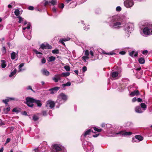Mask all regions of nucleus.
<instances>
[{
	"label": "nucleus",
	"mask_w": 152,
	"mask_h": 152,
	"mask_svg": "<svg viewBox=\"0 0 152 152\" xmlns=\"http://www.w3.org/2000/svg\"><path fill=\"white\" fill-rule=\"evenodd\" d=\"M26 102L25 103L28 106L30 107H33L34 105L35 99L31 97H27L26 99Z\"/></svg>",
	"instance_id": "f257e3e1"
},
{
	"label": "nucleus",
	"mask_w": 152,
	"mask_h": 152,
	"mask_svg": "<svg viewBox=\"0 0 152 152\" xmlns=\"http://www.w3.org/2000/svg\"><path fill=\"white\" fill-rule=\"evenodd\" d=\"M125 6L127 8L132 7L134 4L132 0H126L124 2Z\"/></svg>",
	"instance_id": "f03ea898"
},
{
	"label": "nucleus",
	"mask_w": 152,
	"mask_h": 152,
	"mask_svg": "<svg viewBox=\"0 0 152 152\" xmlns=\"http://www.w3.org/2000/svg\"><path fill=\"white\" fill-rule=\"evenodd\" d=\"M48 105H49L48 106L51 109H52L55 106V103L53 101L51 100H48L46 102V106L47 107Z\"/></svg>",
	"instance_id": "7ed1b4c3"
},
{
	"label": "nucleus",
	"mask_w": 152,
	"mask_h": 152,
	"mask_svg": "<svg viewBox=\"0 0 152 152\" xmlns=\"http://www.w3.org/2000/svg\"><path fill=\"white\" fill-rule=\"evenodd\" d=\"M52 48V47L48 43H42L39 49L41 48L44 50L45 49H51Z\"/></svg>",
	"instance_id": "20e7f679"
},
{
	"label": "nucleus",
	"mask_w": 152,
	"mask_h": 152,
	"mask_svg": "<svg viewBox=\"0 0 152 152\" xmlns=\"http://www.w3.org/2000/svg\"><path fill=\"white\" fill-rule=\"evenodd\" d=\"M132 134V132H127L125 131H121L117 133V134H120V135L122 136H129Z\"/></svg>",
	"instance_id": "39448f33"
},
{
	"label": "nucleus",
	"mask_w": 152,
	"mask_h": 152,
	"mask_svg": "<svg viewBox=\"0 0 152 152\" xmlns=\"http://www.w3.org/2000/svg\"><path fill=\"white\" fill-rule=\"evenodd\" d=\"M143 33L146 35H149V34H152V33L151 31L148 29L146 27H145L143 29Z\"/></svg>",
	"instance_id": "423d86ee"
},
{
	"label": "nucleus",
	"mask_w": 152,
	"mask_h": 152,
	"mask_svg": "<svg viewBox=\"0 0 152 152\" xmlns=\"http://www.w3.org/2000/svg\"><path fill=\"white\" fill-rule=\"evenodd\" d=\"M59 96L64 102L66 101L67 96L65 94L61 93L60 94Z\"/></svg>",
	"instance_id": "0eeeda50"
},
{
	"label": "nucleus",
	"mask_w": 152,
	"mask_h": 152,
	"mask_svg": "<svg viewBox=\"0 0 152 152\" xmlns=\"http://www.w3.org/2000/svg\"><path fill=\"white\" fill-rule=\"evenodd\" d=\"M139 95H140V93L138 90H135L134 91L132 92L129 94L131 96H138Z\"/></svg>",
	"instance_id": "6e6552de"
},
{
	"label": "nucleus",
	"mask_w": 152,
	"mask_h": 152,
	"mask_svg": "<svg viewBox=\"0 0 152 152\" xmlns=\"http://www.w3.org/2000/svg\"><path fill=\"white\" fill-rule=\"evenodd\" d=\"M121 25V23L120 22H116L114 23L113 25V26H111V25L110 24V26H111L112 28L113 27L114 28H120V27L119 26H120Z\"/></svg>",
	"instance_id": "1a4fd4ad"
},
{
	"label": "nucleus",
	"mask_w": 152,
	"mask_h": 152,
	"mask_svg": "<svg viewBox=\"0 0 152 152\" xmlns=\"http://www.w3.org/2000/svg\"><path fill=\"white\" fill-rule=\"evenodd\" d=\"M41 72L42 74L47 76H48L50 74L49 72L45 68L41 70Z\"/></svg>",
	"instance_id": "9d476101"
},
{
	"label": "nucleus",
	"mask_w": 152,
	"mask_h": 152,
	"mask_svg": "<svg viewBox=\"0 0 152 152\" xmlns=\"http://www.w3.org/2000/svg\"><path fill=\"white\" fill-rule=\"evenodd\" d=\"M54 148L55 149L56 152H62L61 148L58 145H55L54 146Z\"/></svg>",
	"instance_id": "9b49d317"
},
{
	"label": "nucleus",
	"mask_w": 152,
	"mask_h": 152,
	"mask_svg": "<svg viewBox=\"0 0 152 152\" xmlns=\"http://www.w3.org/2000/svg\"><path fill=\"white\" fill-rule=\"evenodd\" d=\"M56 77H54L53 78V80L56 83L57 82L58 80H60V74L56 75L55 76Z\"/></svg>",
	"instance_id": "f8f14e48"
},
{
	"label": "nucleus",
	"mask_w": 152,
	"mask_h": 152,
	"mask_svg": "<svg viewBox=\"0 0 152 152\" xmlns=\"http://www.w3.org/2000/svg\"><path fill=\"white\" fill-rule=\"evenodd\" d=\"M135 112L138 113H141L143 112L141 110V107L139 106H137L135 107Z\"/></svg>",
	"instance_id": "ddd939ff"
},
{
	"label": "nucleus",
	"mask_w": 152,
	"mask_h": 152,
	"mask_svg": "<svg viewBox=\"0 0 152 152\" xmlns=\"http://www.w3.org/2000/svg\"><path fill=\"white\" fill-rule=\"evenodd\" d=\"M91 132H93V131L91 129H88V130L86 131L83 134V135L85 137L87 135H89Z\"/></svg>",
	"instance_id": "4468645a"
},
{
	"label": "nucleus",
	"mask_w": 152,
	"mask_h": 152,
	"mask_svg": "<svg viewBox=\"0 0 152 152\" xmlns=\"http://www.w3.org/2000/svg\"><path fill=\"white\" fill-rule=\"evenodd\" d=\"M111 76L113 78L116 77L118 75V72H113L111 73Z\"/></svg>",
	"instance_id": "2eb2a0df"
},
{
	"label": "nucleus",
	"mask_w": 152,
	"mask_h": 152,
	"mask_svg": "<svg viewBox=\"0 0 152 152\" xmlns=\"http://www.w3.org/2000/svg\"><path fill=\"white\" fill-rule=\"evenodd\" d=\"M134 137L135 139L139 140V141H142L143 139L142 136L139 135H135Z\"/></svg>",
	"instance_id": "dca6fc26"
},
{
	"label": "nucleus",
	"mask_w": 152,
	"mask_h": 152,
	"mask_svg": "<svg viewBox=\"0 0 152 152\" xmlns=\"http://www.w3.org/2000/svg\"><path fill=\"white\" fill-rule=\"evenodd\" d=\"M138 61L141 64H143L145 63V60L144 58L142 57L138 59Z\"/></svg>",
	"instance_id": "f3484780"
},
{
	"label": "nucleus",
	"mask_w": 152,
	"mask_h": 152,
	"mask_svg": "<svg viewBox=\"0 0 152 152\" xmlns=\"http://www.w3.org/2000/svg\"><path fill=\"white\" fill-rule=\"evenodd\" d=\"M34 103H35L37 105L38 107H40L42 105V104L41 103V101L39 100H37L35 99Z\"/></svg>",
	"instance_id": "a211bd4d"
},
{
	"label": "nucleus",
	"mask_w": 152,
	"mask_h": 152,
	"mask_svg": "<svg viewBox=\"0 0 152 152\" xmlns=\"http://www.w3.org/2000/svg\"><path fill=\"white\" fill-rule=\"evenodd\" d=\"M1 66L2 68H4L6 66V61L4 60H1Z\"/></svg>",
	"instance_id": "6ab92c4d"
},
{
	"label": "nucleus",
	"mask_w": 152,
	"mask_h": 152,
	"mask_svg": "<svg viewBox=\"0 0 152 152\" xmlns=\"http://www.w3.org/2000/svg\"><path fill=\"white\" fill-rule=\"evenodd\" d=\"M70 74V73L69 72H63L61 74H60V75L61 77H66L69 76Z\"/></svg>",
	"instance_id": "aec40b11"
},
{
	"label": "nucleus",
	"mask_w": 152,
	"mask_h": 152,
	"mask_svg": "<svg viewBox=\"0 0 152 152\" xmlns=\"http://www.w3.org/2000/svg\"><path fill=\"white\" fill-rule=\"evenodd\" d=\"M60 88V87L56 86L49 89V91H54L56 92L59 90Z\"/></svg>",
	"instance_id": "412c9836"
},
{
	"label": "nucleus",
	"mask_w": 152,
	"mask_h": 152,
	"mask_svg": "<svg viewBox=\"0 0 152 152\" xmlns=\"http://www.w3.org/2000/svg\"><path fill=\"white\" fill-rule=\"evenodd\" d=\"M146 27L149 29L151 31L152 33V24L150 23H148L146 26Z\"/></svg>",
	"instance_id": "4be33fe9"
},
{
	"label": "nucleus",
	"mask_w": 152,
	"mask_h": 152,
	"mask_svg": "<svg viewBox=\"0 0 152 152\" xmlns=\"http://www.w3.org/2000/svg\"><path fill=\"white\" fill-rule=\"evenodd\" d=\"M10 107H8L6 108H4L3 111L4 113L5 114H7L10 111Z\"/></svg>",
	"instance_id": "5701e85b"
},
{
	"label": "nucleus",
	"mask_w": 152,
	"mask_h": 152,
	"mask_svg": "<svg viewBox=\"0 0 152 152\" xmlns=\"http://www.w3.org/2000/svg\"><path fill=\"white\" fill-rule=\"evenodd\" d=\"M48 61L49 62H52L54 61L56 59V57L54 56H51L49 58Z\"/></svg>",
	"instance_id": "b1692460"
},
{
	"label": "nucleus",
	"mask_w": 152,
	"mask_h": 152,
	"mask_svg": "<svg viewBox=\"0 0 152 152\" xmlns=\"http://www.w3.org/2000/svg\"><path fill=\"white\" fill-rule=\"evenodd\" d=\"M16 53L13 52L11 54V58L12 60L14 59L15 58Z\"/></svg>",
	"instance_id": "393cba45"
},
{
	"label": "nucleus",
	"mask_w": 152,
	"mask_h": 152,
	"mask_svg": "<svg viewBox=\"0 0 152 152\" xmlns=\"http://www.w3.org/2000/svg\"><path fill=\"white\" fill-rule=\"evenodd\" d=\"M16 69L15 68V69L14 70L11 72L10 74L9 75V77H11L12 76H13L16 73Z\"/></svg>",
	"instance_id": "a878e982"
},
{
	"label": "nucleus",
	"mask_w": 152,
	"mask_h": 152,
	"mask_svg": "<svg viewBox=\"0 0 152 152\" xmlns=\"http://www.w3.org/2000/svg\"><path fill=\"white\" fill-rule=\"evenodd\" d=\"M15 14L17 16H18L20 15V11L18 9H16L14 12Z\"/></svg>",
	"instance_id": "bb28decb"
},
{
	"label": "nucleus",
	"mask_w": 152,
	"mask_h": 152,
	"mask_svg": "<svg viewBox=\"0 0 152 152\" xmlns=\"http://www.w3.org/2000/svg\"><path fill=\"white\" fill-rule=\"evenodd\" d=\"M103 53L105 54L108 55H115V53H113V52H110L107 53L104 51L103 52Z\"/></svg>",
	"instance_id": "cd10ccee"
},
{
	"label": "nucleus",
	"mask_w": 152,
	"mask_h": 152,
	"mask_svg": "<svg viewBox=\"0 0 152 152\" xmlns=\"http://www.w3.org/2000/svg\"><path fill=\"white\" fill-rule=\"evenodd\" d=\"M52 53L53 54H58L59 53V50L58 49H55L52 50Z\"/></svg>",
	"instance_id": "c85d7f7f"
},
{
	"label": "nucleus",
	"mask_w": 152,
	"mask_h": 152,
	"mask_svg": "<svg viewBox=\"0 0 152 152\" xmlns=\"http://www.w3.org/2000/svg\"><path fill=\"white\" fill-rule=\"evenodd\" d=\"M71 83L70 82H67L66 84H63L62 85V86L63 87L66 86H70L71 85Z\"/></svg>",
	"instance_id": "c756f323"
},
{
	"label": "nucleus",
	"mask_w": 152,
	"mask_h": 152,
	"mask_svg": "<svg viewBox=\"0 0 152 152\" xmlns=\"http://www.w3.org/2000/svg\"><path fill=\"white\" fill-rule=\"evenodd\" d=\"M49 3L53 5L56 4L57 3V0H51L49 1Z\"/></svg>",
	"instance_id": "7c9ffc66"
},
{
	"label": "nucleus",
	"mask_w": 152,
	"mask_h": 152,
	"mask_svg": "<svg viewBox=\"0 0 152 152\" xmlns=\"http://www.w3.org/2000/svg\"><path fill=\"white\" fill-rule=\"evenodd\" d=\"M39 119V117L36 115H34L33 117V119L34 121H37Z\"/></svg>",
	"instance_id": "2f4dec72"
},
{
	"label": "nucleus",
	"mask_w": 152,
	"mask_h": 152,
	"mask_svg": "<svg viewBox=\"0 0 152 152\" xmlns=\"http://www.w3.org/2000/svg\"><path fill=\"white\" fill-rule=\"evenodd\" d=\"M140 106H141V107H142V108L143 109H145L146 107V105L143 103H142L140 104Z\"/></svg>",
	"instance_id": "473e14b6"
},
{
	"label": "nucleus",
	"mask_w": 152,
	"mask_h": 152,
	"mask_svg": "<svg viewBox=\"0 0 152 152\" xmlns=\"http://www.w3.org/2000/svg\"><path fill=\"white\" fill-rule=\"evenodd\" d=\"M64 68L68 72L70 71V68L69 66H64Z\"/></svg>",
	"instance_id": "72a5a7b5"
},
{
	"label": "nucleus",
	"mask_w": 152,
	"mask_h": 152,
	"mask_svg": "<svg viewBox=\"0 0 152 152\" xmlns=\"http://www.w3.org/2000/svg\"><path fill=\"white\" fill-rule=\"evenodd\" d=\"M9 102V100L8 99V98L5 99H4L2 100V102L4 103H5L6 104H7V103Z\"/></svg>",
	"instance_id": "f704fd0d"
},
{
	"label": "nucleus",
	"mask_w": 152,
	"mask_h": 152,
	"mask_svg": "<svg viewBox=\"0 0 152 152\" xmlns=\"http://www.w3.org/2000/svg\"><path fill=\"white\" fill-rule=\"evenodd\" d=\"M17 18L19 19V20L18 21L19 23H21L22 21L23 20V18L20 16H18Z\"/></svg>",
	"instance_id": "c9c22d12"
},
{
	"label": "nucleus",
	"mask_w": 152,
	"mask_h": 152,
	"mask_svg": "<svg viewBox=\"0 0 152 152\" xmlns=\"http://www.w3.org/2000/svg\"><path fill=\"white\" fill-rule=\"evenodd\" d=\"M96 131L98 132H100L102 131V129H98L96 127H94L93 128Z\"/></svg>",
	"instance_id": "e433bc0d"
},
{
	"label": "nucleus",
	"mask_w": 152,
	"mask_h": 152,
	"mask_svg": "<svg viewBox=\"0 0 152 152\" xmlns=\"http://www.w3.org/2000/svg\"><path fill=\"white\" fill-rule=\"evenodd\" d=\"M2 52L3 53L5 54L6 52V48L5 46L3 47L2 49Z\"/></svg>",
	"instance_id": "4c0bfd02"
},
{
	"label": "nucleus",
	"mask_w": 152,
	"mask_h": 152,
	"mask_svg": "<svg viewBox=\"0 0 152 152\" xmlns=\"http://www.w3.org/2000/svg\"><path fill=\"white\" fill-rule=\"evenodd\" d=\"M33 51L36 54H42V53L41 52L38 51L36 49L34 50Z\"/></svg>",
	"instance_id": "58836bf2"
},
{
	"label": "nucleus",
	"mask_w": 152,
	"mask_h": 152,
	"mask_svg": "<svg viewBox=\"0 0 152 152\" xmlns=\"http://www.w3.org/2000/svg\"><path fill=\"white\" fill-rule=\"evenodd\" d=\"M89 58V57L88 56H83L82 57V59L85 62H86V59H88Z\"/></svg>",
	"instance_id": "ea45409f"
},
{
	"label": "nucleus",
	"mask_w": 152,
	"mask_h": 152,
	"mask_svg": "<svg viewBox=\"0 0 152 152\" xmlns=\"http://www.w3.org/2000/svg\"><path fill=\"white\" fill-rule=\"evenodd\" d=\"M41 61V63L42 64L45 63L46 62L45 58L44 57L42 58Z\"/></svg>",
	"instance_id": "a19ab883"
},
{
	"label": "nucleus",
	"mask_w": 152,
	"mask_h": 152,
	"mask_svg": "<svg viewBox=\"0 0 152 152\" xmlns=\"http://www.w3.org/2000/svg\"><path fill=\"white\" fill-rule=\"evenodd\" d=\"M9 100V102L11 100H18L17 99H16L15 98H13V97H9L7 98Z\"/></svg>",
	"instance_id": "79ce46f5"
},
{
	"label": "nucleus",
	"mask_w": 152,
	"mask_h": 152,
	"mask_svg": "<svg viewBox=\"0 0 152 152\" xmlns=\"http://www.w3.org/2000/svg\"><path fill=\"white\" fill-rule=\"evenodd\" d=\"M42 115L44 116H46L47 115V111L45 110L43 111L42 112Z\"/></svg>",
	"instance_id": "37998d69"
},
{
	"label": "nucleus",
	"mask_w": 152,
	"mask_h": 152,
	"mask_svg": "<svg viewBox=\"0 0 152 152\" xmlns=\"http://www.w3.org/2000/svg\"><path fill=\"white\" fill-rule=\"evenodd\" d=\"M64 4L63 3H61L59 5L58 7L59 8H63L64 7Z\"/></svg>",
	"instance_id": "c03bdc74"
},
{
	"label": "nucleus",
	"mask_w": 152,
	"mask_h": 152,
	"mask_svg": "<svg viewBox=\"0 0 152 152\" xmlns=\"http://www.w3.org/2000/svg\"><path fill=\"white\" fill-rule=\"evenodd\" d=\"M85 55L86 56H88L89 55V53L88 50H86L85 52Z\"/></svg>",
	"instance_id": "a18cd8bd"
},
{
	"label": "nucleus",
	"mask_w": 152,
	"mask_h": 152,
	"mask_svg": "<svg viewBox=\"0 0 152 152\" xmlns=\"http://www.w3.org/2000/svg\"><path fill=\"white\" fill-rule=\"evenodd\" d=\"M10 139L9 138H8L7 139L6 142L5 143V145H6L7 143H8L10 141Z\"/></svg>",
	"instance_id": "49530a36"
},
{
	"label": "nucleus",
	"mask_w": 152,
	"mask_h": 152,
	"mask_svg": "<svg viewBox=\"0 0 152 152\" xmlns=\"http://www.w3.org/2000/svg\"><path fill=\"white\" fill-rule=\"evenodd\" d=\"M116 10L117 11L119 12L121 10V8L120 6L117 7L116 8Z\"/></svg>",
	"instance_id": "de8ad7c7"
},
{
	"label": "nucleus",
	"mask_w": 152,
	"mask_h": 152,
	"mask_svg": "<svg viewBox=\"0 0 152 152\" xmlns=\"http://www.w3.org/2000/svg\"><path fill=\"white\" fill-rule=\"evenodd\" d=\"M134 53V50H132L131 52H130L129 53V55L131 57L133 56V55Z\"/></svg>",
	"instance_id": "09e8293b"
},
{
	"label": "nucleus",
	"mask_w": 152,
	"mask_h": 152,
	"mask_svg": "<svg viewBox=\"0 0 152 152\" xmlns=\"http://www.w3.org/2000/svg\"><path fill=\"white\" fill-rule=\"evenodd\" d=\"M148 53V51L147 50H145L142 51V53L144 55L147 54Z\"/></svg>",
	"instance_id": "8fccbe9b"
},
{
	"label": "nucleus",
	"mask_w": 152,
	"mask_h": 152,
	"mask_svg": "<svg viewBox=\"0 0 152 152\" xmlns=\"http://www.w3.org/2000/svg\"><path fill=\"white\" fill-rule=\"evenodd\" d=\"M87 70V67L86 66L83 67L82 69V71L83 72H85Z\"/></svg>",
	"instance_id": "3c124183"
},
{
	"label": "nucleus",
	"mask_w": 152,
	"mask_h": 152,
	"mask_svg": "<svg viewBox=\"0 0 152 152\" xmlns=\"http://www.w3.org/2000/svg\"><path fill=\"white\" fill-rule=\"evenodd\" d=\"M27 89H28V90H29V89H30L33 92H34V91H33V89H32V88H31V86H28V87H27Z\"/></svg>",
	"instance_id": "603ef678"
},
{
	"label": "nucleus",
	"mask_w": 152,
	"mask_h": 152,
	"mask_svg": "<svg viewBox=\"0 0 152 152\" xmlns=\"http://www.w3.org/2000/svg\"><path fill=\"white\" fill-rule=\"evenodd\" d=\"M28 9L29 10H33L34 9V7L32 6H30L28 7Z\"/></svg>",
	"instance_id": "864d4df0"
},
{
	"label": "nucleus",
	"mask_w": 152,
	"mask_h": 152,
	"mask_svg": "<svg viewBox=\"0 0 152 152\" xmlns=\"http://www.w3.org/2000/svg\"><path fill=\"white\" fill-rule=\"evenodd\" d=\"M12 112H16V113H18V112L19 111L16 108H14L12 110Z\"/></svg>",
	"instance_id": "5fc2aeb1"
},
{
	"label": "nucleus",
	"mask_w": 152,
	"mask_h": 152,
	"mask_svg": "<svg viewBox=\"0 0 152 152\" xmlns=\"http://www.w3.org/2000/svg\"><path fill=\"white\" fill-rule=\"evenodd\" d=\"M119 53L121 55H125L126 53V52L124 51H120Z\"/></svg>",
	"instance_id": "6e6d98bb"
},
{
	"label": "nucleus",
	"mask_w": 152,
	"mask_h": 152,
	"mask_svg": "<svg viewBox=\"0 0 152 152\" xmlns=\"http://www.w3.org/2000/svg\"><path fill=\"white\" fill-rule=\"evenodd\" d=\"M49 3H50L49 2L47 1H45V2L44 4V6L45 7L46 6L49 4Z\"/></svg>",
	"instance_id": "4d7b16f0"
},
{
	"label": "nucleus",
	"mask_w": 152,
	"mask_h": 152,
	"mask_svg": "<svg viewBox=\"0 0 152 152\" xmlns=\"http://www.w3.org/2000/svg\"><path fill=\"white\" fill-rule=\"evenodd\" d=\"M24 64L23 63L21 64L18 66L19 69H20L23 66Z\"/></svg>",
	"instance_id": "13d9d810"
},
{
	"label": "nucleus",
	"mask_w": 152,
	"mask_h": 152,
	"mask_svg": "<svg viewBox=\"0 0 152 152\" xmlns=\"http://www.w3.org/2000/svg\"><path fill=\"white\" fill-rule=\"evenodd\" d=\"M4 123L2 122V121L1 119H0V126L4 125Z\"/></svg>",
	"instance_id": "bf43d9fd"
},
{
	"label": "nucleus",
	"mask_w": 152,
	"mask_h": 152,
	"mask_svg": "<svg viewBox=\"0 0 152 152\" xmlns=\"http://www.w3.org/2000/svg\"><path fill=\"white\" fill-rule=\"evenodd\" d=\"M22 115H27V113L25 111H24V112H22Z\"/></svg>",
	"instance_id": "052dcab7"
},
{
	"label": "nucleus",
	"mask_w": 152,
	"mask_h": 152,
	"mask_svg": "<svg viewBox=\"0 0 152 152\" xmlns=\"http://www.w3.org/2000/svg\"><path fill=\"white\" fill-rule=\"evenodd\" d=\"M60 42L64 46L65 45L64 43V42L63 40H62V39H60Z\"/></svg>",
	"instance_id": "680f3d73"
},
{
	"label": "nucleus",
	"mask_w": 152,
	"mask_h": 152,
	"mask_svg": "<svg viewBox=\"0 0 152 152\" xmlns=\"http://www.w3.org/2000/svg\"><path fill=\"white\" fill-rule=\"evenodd\" d=\"M137 101L138 102H142V99L140 98H138L137 99Z\"/></svg>",
	"instance_id": "e2e57ef3"
},
{
	"label": "nucleus",
	"mask_w": 152,
	"mask_h": 152,
	"mask_svg": "<svg viewBox=\"0 0 152 152\" xmlns=\"http://www.w3.org/2000/svg\"><path fill=\"white\" fill-rule=\"evenodd\" d=\"M137 99L136 97H134L132 99V101L133 102H134L137 101Z\"/></svg>",
	"instance_id": "0e129e2a"
},
{
	"label": "nucleus",
	"mask_w": 152,
	"mask_h": 152,
	"mask_svg": "<svg viewBox=\"0 0 152 152\" xmlns=\"http://www.w3.org/2000/svg\"><path fill=\"white\" fill-rule=\"evenodd\" d=\"M70 39L69 38H67V39H61L62 40H63L64 41H66L68 40H69Z\"/></svg>",
	"instance_id": "69168bd1"
},
{
	"label": "nucleus",
	"mask_w": 152,
	"mask_h": 152,
	"mask_svg": "<svg viewBox=\"0 0 152 152\" xmlns=\"http://www.w3.org/2000/svg\"><path fill=\"white\" fill-rule=\"evenodd\" d=\"M74 72L77 75H78V71L77 70H74Z\"/></svg>",
	"instance_id": "338daca9"
},
{
	"label": "nucleus",
	"mask_w": 152,
	"mask_h": 152,
	"mask_svg": "<svg viewBox=\"0 0 152 152\" xmlns=\"http://www.w3.org/2000/svg\"><path fill=\"white\" fill-rule=\"evenodd\" d=\"M52 10L54 12L56 13V9L55 8H53L52 9Z\"/></svg>",
	"instance_id": "774afa93"
}]
</instances>
